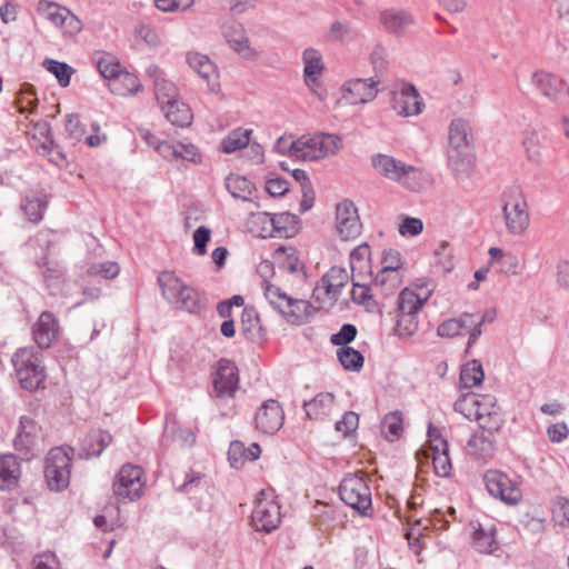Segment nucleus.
<instances>
[{
	"label": "nucleus",
	"instance_id": "8",
	"mask_svg": "<svg viewBox=\"0 0 569 569\" xmlns=\"http://www.w3.org/2000/svg\"><path fill=\"white\" fill-rule=\"evenodd\" d=\"M339 496L346 505L361 515H366L371 508V491L361 476H346L339 486Z\"/></svg>",
	"mask_w": 569,
	"mask_h": 569
},
{
	"label": "nucleus",
	"instance_id": "32",
	"mask_svg": "<svg viewBox=\"0 0 569 569\" xmlns=\"http://www.w3.org/2000/svg\"><path fill=\"white\" fill-rule=\"evenodd\" d=\"M223 36L229 46L244 58L253 57V50L249 47L248 38L240 23H231L223 29Z\"/></svg>",
	"mask_w": 569,
	"mask_h": 569
},
{
	"label": "nucleus",
	"instance_id": "28",
	"mask_svg": "<svg viewBox=\"0 0 569 569\" xmlns=\"http://www.w3.org/2000/svg\"><path fill=\"white\" fill-rule=\"evenodd\" d=\"M349 274L341 267H331L329 271L321 278V283L316 288L317 292L321 290L330 299H336L340 295V290L347 284Z\"/></svg>",
	"mask_w": 569,
	"mask_h": 569
},
{
	"label": "nucleus",
	"instance_id": "55",
	"mask_svg": "<svg viewBox=\"0 0 569 569\" xmlns=\"http://www.w3.org/2000/svg\"><path fill=\"white\" fill-rule=\"evenodd\" d=\"M523 147L526 149L527 157L532 162H539L542 159V141L536 131L526 132L523 139Z\"/></svg>",
	"mask_w": 569,
	"mask_h": 569
},
{
	"label": "nucleus",
	"instance_id": "5",
	"mask_svg": "<svg viewBox=\"0 0 569 569\" xmlns=\"http://www.w3.org/2000/svg\"><path fill=\"white\" fill-rule=\"evenodd\" d=\"M163 298L174 307L188 312L200 309L199 292L186 284L172 271H163L158 277Z\"/></svg>",
	"mask_w": 569,
	"mask_h": 569
},
{
	"label": "nucleus",
	"instance_id": "43",
	"mask_svg": "<svg viewBox=\"0 0 569 569\" xmlns=\"http://www.w3.org/2000/svg\"><path fill=\"white\" fill-rule=\"evenodd\" d=\"M263 291L264 297L270 306L279 311L282 316H284V312L287 311L292 298L282 291L279 287L270 283L267 280H263Z\"/></svg>",
	"mask_w": 569,
	"mask_h": 569
},
{
	"label": "nucleus",
	"instance_id": "3",
	"mask_svg": "<svg viewBox=\"0 0 569 569\" xmlns=\"http://www.w3.org/2000/svg\"><path fill=\"white\" fill-rule=\"evenodd\" d=\"M11 362L20 386L29 391L37 390L44 381L46 373L42 355L33 347L19 348L12 356Z\"/></svg>",
	"mask_w": 569,
	"mask_h": 569
},
{
	"label": "nucleus",
	"instance_id": "57",
	"mask_svg": "<svg viewBox=\"0 0 569 569\" xmlns=\"http://www.w3.org/2000/svg\"><path fill=\"white\" fill-rule=\"evenodd\" d=\"M322 74L323 73H303L306 86L319 100H325L328 96V88L325 84Z\"/></svg>",
	"mask_w": 569,
	"mask_h": 569
},
{
	"label": "nucleus",
	"instance_id": "13",
	"mask_svg": "<svg viewBox=\"0 0 569 569\" xmlns=\"http://www.w3.org/2000/svg\"><path fill=\"white\" fill-rule=\"evenodd\" d=\"M254 428L263 435H274L280 430L284 421V412L274 399H268L257 409Z\"/></svg>",
	"mask_w": 569,
	"mask_h": 569
},
{
	"label": "nucleus",
	"instance_id": "27",
	"mask_svg": "<svg viewBox=\"0 0 569 569\" xmlns=\"http://www.w3.org/2000/svg\"><path fill=\"white\" fill-rule=\"evenodd\" d=\"M103 82L113 94L128 97L139 92L142 84L137 73H100Z\"/></svg>",
	"mask_w": 569,
	"mask_h": 569
},
{
	"label": "nucleus",
	"instance_id": "62",
	"mask_svg": "<svg viewBox=\"0 0 569 569\" xmlns=\"http://www.w3.org/2000/svg\"><path fill=\"white\" fill-rule=\"evenodd\" d=\"M357 336V328L351 323L343 325L337 333L330 337V342L333 346L349 347L348 345L355 340Z\"/></svg>",
	"mask_w": 569,
	"mask_h": 569
},
{
	"label": "nucleus",
	"instance_id": "25",
	"mask_svg": "<svg viewBox=\"0 0 569 569\" xmlns=\"http://www.w3.org/2000/svg\"><path fill=\"white\" fill-rule=\"evenodd\" d=\"M38 11L57 27L68 28L69 31L80 29V21L77 17L67 8L54 2L44 0L40 1L38 4Z\"/></svg>",
	"mask_w": 569,
	"mask_h": 569
},
{
	"label": "nucleus",
	"instance_id": "63",
	"mask_svg": "<svg viewBox=\"0 0 569 569\" xmlns=\"http://www.w3.org/2000/svg\"><path fill=\"white\" fill-rule=\"evenodd\" d=\"M120 268L117 262L106 261L91 264L88 269L90 276H101L104 279H113L119 274Z\"/></svg>",
	"mask_w": 569,
	"mask_h": 569
},
{
	"label": "nucleus",
	"instance_id": "14",
	"mask_svg": "<svg viewBox=\"0 0 569 569\" xmlns=\"http://www.w3.org/2000/svg\"><path fill=\"white\" fill-rule=\"evenodd\" d=\"M482 322V318H476L475 315L471 313H463L459 318H450L442 321L437 328V333L442 338H453L460 335L465 329L472 328L469 335L470 346L481 335Z\"/></svg>",
	"mask_w": 569,
	"mask_h": 569
},
{
	"label": "nucleus",
	"instance_id": "15",
	"mask_svg": "<svg viewBox=\"0 0 569 569\" xmlns=\"http://www.w3.org/2000/svg\"><path fill=\"white\" fill-rule=\"evenodd\" d=\"M276 149L279 152L288 153L298 159L315 161L321 159L318 156V147L315 134L302 136L297 140H290L286 137H280L276 143Z\"/></svg>",
	"mask_w": 569,
	"mask_h": 569
},
{
	"label": "nucleus",
	"instance_id": "54",
	"mask_svg": "<svg viewBox=\"0 0 569 569\" xmlns=\"http://www.w3.org/2000/svg\"><path fill=\"white\" fill-rule=\"evenodd\" d=\"M91 61L98 71H127L126 69H120L119 59L110 52L96 51L91 57Z\"/></svg>",
	"mask_w": 569,
	"mask_h": 569
},
{
	"label": "nucleus",
	"instance_id": "4",
	"mask_svg": "<svg viewBox=\"0 0 569 569\" xmlns=\"http://www.w3.org/2000/svg\"><path fill=\"white\" fill-rule=\"evenodd\" d=\"M163 298L174 307L188 312L200 309L199 292L186 284L172 271H163L158 277Z\"/></svg>",
	"mask_w": 569,
	"mask_h": 569
},
{
	"label": "nucleus",
	"instance_id": "33",
	"mask_svg": "<svg viewBox=\"0 0 569 569\" xmlns=\"http://www.w3.org/2000/svg\"><path fill=\"white\" fill-rule=\"evenodd\" d=\"M380 22L388 32L399 36L413 23V19L406 11L387 9L380 13Z\"/></svg>",
	"mask_w": 569,
	"mask_h": 569
},
{
	"label": "nucleus",
	"instance_id": "29",
	"mask_svg": "<svg viewBox=\"0 0 569 569\" xmlns=\"http://www.w3.org/2000/svg\"><path fill=\"white\" fill-rule=\"evenodd\" d=\"M335 396L331 392H320L315 398L303 402L306 415L313 420L326 419L333 410Z\"/></svg>",
	"mask_w": 569,
	"mask_h": 569
},
{
	"label": "nucleus",
	"instance_id": "35",
	"mask_svg": "<svg viewBox=\"0 0 569 569\" xmlns=\"http://www.w3.org/2000/svg\"><path fill=\"white\" fill-rule=\"evenodd\" d=\"M263 227V237H288L287 224L293 221V216L288 212L270 214L263 213L260 217Z\"/></svg>",
	"mask_w": 569,
	"mask_h": 569
},
{
	"label": "nucleus",
	"instance_id": "6",
	"mask_svg": "<svg viewBox=\"0 0 569 569\" xmlns=\"http://www.w3.org/2000/svg\"><path fill=\"white\" fill-rule=\"evenodd\" d=\"M252 523L258 531L270 533L281 522L280 506L272 492L261 490L256 498L251 515Z\"/></svg>",
	"mask_w": 569,
	"mask_h": 569
},
{
	"label": "nucleus",
	"instance_id": "59",
	"mask_svg": "<svg viewBox=\"0 0 569 569\" xmlns=\"http://www.w3.org/2000/svg\"><path fill=\"white\" fill-rule=\"evenodd\" d=\"M359 426V417L353 411H347L343 413L340 420H338L335 425V429L337 432L341 433L342 437H347Z\"/></svg>",
	"mask_w": 569,
	"mask_h": 569
},
{
	"label": "nucleus",
	"instance_id": "39",
	"mask_svg": "<svg viewBox=\"0 0 569 569\" xmlns=\"http://www.w3.org/2000/svg\"><path fill=\"white\" fill-rule=\"evenodd\" d=\"M226 188L233 198L243 201H250L254 190L252 182L239 174H229L226 179Z\"/></svg>",
	"mask_w": 569,
	"mask_h": 569
},
{
	"label": "nucleus",
	"instance_id": "51",
	"mask_svg": "<svg viewBox=\"0 0 569 569\" xmlns=\"http://www.w3.org/2000/svg\"><path fill=\"white\" fill-rule=\"evenodd\" d=\"M418 330V320L416 313L399 311L397 312V323L395 331L400 338H409Z\"/></svg>",
	"mask_w": 569,
	"mask_h": 569
},
{
	"label": "nucleus",
	"instance_id": "45",
	"mask_svg": "<svg viewBox=\"0 0 569 569\" xmlns=\"http://www.w3.org/2000/svg\"><path fill=\"white\" fill-rule=\"evenodd\" d=\"M402 431V416L399 411L389 412L383 417L381 432L388 441L392 442L399 439Z\"/></svg>",
	"mask_w": 569,
	"mask_h": 569
},
{
	"label": "nucleus",
	"instance_id": "56",
	"mask_svg": "<svg viewBox=\"0 0 569 569\" xmlns=\"http://www.w3.org/2000/svg\"><path fill=\"white\" fill-rule=\"evenodd\" d=\"M370 248L362 243L350 252V268L352 273L361 272L369 268Z\"/></svg>",
	"mask_w": 569,
	"mask_h": 569
},
{
	"label": "nucleus",
	"instance_id": "16",
	"mask_svg": "<svg viewBox=\"0 0 569 569\" xmlns=\"http://www.w3.org/2000/svg\"><path fill=\"white\" fill-rule=\"evenodd\" d=\"M336 228L342 240L355 239L360 234L361 222L351 201L345 200L337 206Z\"/></svg>",
	"mask_w": 569,
	"mask_h": 569
},
{
	"label": "nucleus",
	"instance_id": "23",
	"mask_svg": "<svg viewBox=\"0 0 569 569\" xmlns=\"http://www.w3.org/2000/svg\"><path fill=\"white\" fill-rule=\"evenodd\" d=\"M533 77L543 96L555 102L569 101V87L558 73H535Z\"/></svg>",
	"mask_w": 569,
	"mask_h": 569
},
{
	"label": "nucleus",
	"instance_id": "40",
	"mask_svg": "<svg viewBox=\"0 0 569 569\" xmlns=\"http://www.w3.org/2000/svg\"><path fill=\"white\" fill-rule=\"evenodd\" d=\"M315 138L321 159L335 156L343 148V140L339 134L320 132L316 133Z\"/></svg>",
	"mask_w": 569,
	"mask_h": 569
},
{
	"label": "nucleus",
	"instance_id": "1",
	"mask_svg": "<svg viewBox=\"0 0 569 569\" xmlns=\"http://www.w3.org/2000/svg\"><path fill=\"white\" fill-rule=\"evenodd\" d=\"M448 163L458 178L468 177L476 166L472 128L468 120L453 119L448 129Z\"/></svg>",
	"mask_w": 569,
	"mask_h": 569
},
{
	"label": "nucleus",
	"instance_id": "58",
	"mask_svg": "<svg viewBox=\"0 0 569 569\" xmlns=\"http://www.w3.org/2000/svg\"><path fill=\"white\" fill-rule=\"evenodd\" d=\"M32 138L36 139L39 137L42 141L40 146L36 147L37 149L42 148L44 151H51L53 140L51 138L50 124L47 121H38L33 124L32 128Z\"/></svg>",
	"mask_w": 569,
	"mask_h": 569
},
{
	"label": "nucleus",
	"instance_id": "31",
	"mask_svg": "<svg viewBox=\"0 0 569 569\" xmlns=\"http://www.w3.org/2000/svg\"><path fill=\"white\" fill-rule=\"evenodd\" d=\"M422 517L409 516L408 528L406 530V539L410 550L420 556L425 549L427 525Z\"/></svg>",
	"mask_w": 569,
	"mask_h": 569
},
{
	"label": "nucleus",
	"instance_id": "46",
	"mask_svg": "<svg viewBox=\"0 0 569 569\" xmlns=\"http://www.w3.org/2000/svg\"><path fill=\"white\" fill-rule=\"evenodd\" d=\"M154 94L160 107L168 104L171 100H177L179 96L176 84L164 79L162 73L154 79Z\"/></svg>",
	"mask_w": 569,
	"mask_h": 569
},
{
	"label": "nucleus",
	"instance_id": "22",
	"mask_svg": "<svg viewBox=\"0 0 569 569\" xmlns=\"http://www.w3.org/2000/svg\"><path fill=\"white\" fill-rule=\"evenodd\" d=\"M59 323L49 311H43L32 327V336L40 349H48L58 338Z\"/></svg>",
	"mask_w": 569,
	"mask_h": 569
},
{
	"label": "nucleus",
	"instance_id": "34",
	"mask_svg": "<svg viewBox=\"0 0 569 569\" xmlns=\"http://www.w3.org/2000/svg\"><path fill=\"white\" fill-rule=\"evenodd\" d=\"M160 108L167 120L173 126L188 127L192 122L191 109L179 99L171 100L168 104H163Z\"/></svg>",
	"mask_w": 569,
	"mask_h": 569
},
{
	"label": "nucleus",
	"instance_id": "30",
	"mask_svg": "<svg viewBox=\"0 0 569 569\" xmlns=\"http://www.w3.org/2000/svg\"><path fill=\"white\" fill-rule=\"evenodd\" d=\"M21 476V468L14 455L0 456V489H13Z\"/></svg>",
	"mask_w": 569,
	"mask_h": 569
},
{
	"label": "nucleus",
	"instance_id": "60",
	"mask_svg": "<svg viewBox=\"0 0 569 569\" xmlns=\"http://www.w3.org/2000/svg\"><path fill=\"white\" fill-rule=\"evenodd\" d=\"M188 66L194 71H199L200 69H206L207 71H213L217 69V66L211 61V59L203 53L197 51H190L186 56Z\"/></svg>",
	"mask_w": 569,
	"mask_h": 569
},
{
	"label": "nucleus",
	"instance_id": "21",
	"mask_svg": "<svg viewBox=\"0 0 569 569\" xmlns=\"http://www.w3.org/2000/svg\"><path fill=\"white\" fill-rule=\"evenodd\" d=\"M160 156L168 161H186L193 164L202 162L199 148L187 140L169 142L160 147Z\"/></svg>",
	"mask_w": 569,
	"mask_h": 569
},
{
	"label": "nucleus",
	"instance_id": "2",
	"mask_svg": "<svg viewBox=\"0 0 569 569\" xmlns=\"http://www.w3.org/2000/svg\"><path fill=\"white\" fill-rule=\"evenodd\" d=\"M501 211L506 230L522 236L530 227V210L526 193L518 186L507 188L501 194Z\"/></svg>",
	"mask_w": 569,
	"mask_h": 569
},
{
	"label": "nucleus",
	"instance_id": "48",
	"mask_svg": "<svg viewBox=\"0 0 569 569\" xmlns=\"http://www.w3.org/2000/svg\"><path fill=\"white\" fill-rule=\"evenodd\" d=\"M472 542L481 553H490L497 548L493 530H486L481 526L473 527Z\"/></svg>",
	"mask_w": 569,
	"mask_h": 569
},
{
	"label": "nucleus",
	"instance_id": "61",
	"mask_svg": "<svg viewBox=\"0 0 569 569\" xmlns=\"http://www.w3.org/2000/svg\"><path fill=\"white\" fill-rule=\"evenodd\" d=\"M403 267V259L401 253L396 249H387L382 253L381 269L385 271L399 272Z\"/></svg>",
	"mask_w": 569,
	"mask_h": 569
},
{
	"label": "nucleus",
	"instance_id": "47",
	"mask_svg": "<svg viewBox=\"0 0 569 569\" xmlns=\"http://www.w3.org/2000/svg\"><path fill=\"white\" fill-rule=\"evenodd\" d=\"M337 358L343 369L358 372L362 369L365 358L356 349L351 347H341L337 350Z\"/></svg>",
	"mask_w": 569,
	"mask_h": 569
},
{
	"label": "nucleus",
	"instance_id": "49",
	"mask_svg": "<svg viewBox=\"0 0 569 569\" xmlns=\"http://www.w3.org/2000/svg\"><path fill=\"white\" fill-rule=\"evenodd\" d=\"M373 286L379 288L383 295L392 293L401 283L400 272L385 271L380 269L372 279Z\"/></svg>",
	"mask_w": 569,
	"mask_h": 569
},
{
	"label": "nucleus",
	"instance_id": "37",
	"mask_svg": "<svg viewBox=\"0 0 569 569\" xmlns=\"http://www.w3.org/2000/svg\"><path fill=\"white\" fill-rule=\"evenodd\" d=\"M112 436L108 431L93 430L89 432L82 442V450L87 458L98 457L111 443Z\"/></svg>",
	"mask_w": 569,
	"mask_h": 569
},
{
	"label": "nucleus",
	"instance_id": "11",
	"mask_svg": "<svg viewBox=\"0 0 569 569\" xmlns=\"http://www.w3.org/2000/svg\"><path fill=\"white\" fill-rule=\"evenodd\" d=\"M485 483L488 492L508 505H516L521 500L522 493L518 485L507 475L498 470L485 473Z\"/></svg>",
	"mask_w": 569,
	"mask_h": 569
},
{
	"label": "nucleus",
	"instance_id": "41",
	"mask_svg": "<svg viewBox=\"0 0 569 569\" xmlns=\"http://www.w3.org/2000/svg\"><path fill=\"white\" fill-rule=\"evenodd\" d=\"M431 267L432 271L439 274H445L453 269V256L447 241H441L433 250Z\"/></svg>",
	"mask_w": 569,
	"mask_h": 569
},
{
	"label": "nucleus",
	"instance_id": "19",
	"mask_svg": "<svg viewBox=\"0 0 569 569\" xmlns=\"http://www.w3.org/2000/svg\"><path fill=\"white\" fill-rule=\"evenodd\" d=\"M391 94V107L398 114L409 117L421 111L422 103L413 86L402 83Z\"/></svg>",
	"mask_w": 569,
	"mask_h": 569
},
{
	"label": "nucleus",
	"instance_id": "44",
	"mask_svg": "<svg viewBox=\"0 0 569 569\" xmlns=\"http://www.w3.org/2000/svg\"><path fill=\"white\" fill-rule=\"evenodd\" d=\"M311 310L312 306L308 301L292 298L283 317L290 323L300 325L308 321Z\"/></svg>",
	"mask_w": 569,
	"mask_h": 569
},
{
	"label": "nucleus",
	"instance_id": "64",
	"mask_svg": "<svg viewBox=\"0 0 569 569\" xmlns=\"http://www.w3.org/2000/svg\"><path fill=\"white\" fill-rule=\"evenodd\" d=\"M302 60L305 63L303 71H323L326 68L321 53L313 48H307L303 51Z\"/></svg>",
	"mask_w": 569,
	"mask_h": 569
},
{
	"label": "nucleus",
	"instance_id": "36",
	"mask_svg": "<svg viewBox=\"0 0 569 569\" xmlns=\"http://www.w3.org/2000/svg\"><path fill=\"white\" fill-rule=\"evenodd\" d=\"M47 206L48 196L40 191L31 196H26L21 203V209L30 222L38 223L42 220Z\"/></svg>",
	"mask_w": 569,
	"mask_h": 569
},
{
	"label": "nucleus",
	"instance_id": "18",
	"mask_svg": "<svg viewBox=\"0 0 569 569\" xmlns=\"http://www.w3.org/2000/svg\"><path fill=\"white\" fill-rule=\"evenodd\" d=\"M379 80L370 77L368 79H351L342 87L343 99L351 103H367L378 93Z\"/></svg>",
	"mask_w": 569,
	"mask_h": 569
},
{
	"label": "nucleus",
	"instance_id": "42",
	"mask_svg": "<svg viewBox=\"0 0 569 569\" xmlns=\"http://www.w3.org/2000/svg\"><path fill=\"white\" fill-rule=\"evenodd\" d=\"M485 379V372L482 366L477 360H471L462 366L460 371V386L462 388H473L479 385Z\"/></svg>",
	"mask_w": 569,
	"mask_h": 569
},
{
	"label": "nucleus",
	"instance_id": "17",
	"mask_svg": "<svg viewBox=\"0 0 569 569\" xmlns=\"http://www.w3.org/2000/svg\"><path fill=\"white\" fill-rule=\"evenodd\" d=\"M41 441V428L28 416L20 417L14 448L23 455H33Z\"/></svg>",
	"mask_w": 569,
	"mask_h": 569
},
{
	"label": "nucleus",
	"instance_id": "24",
	"mask_svg": "<svg viewBox=\"0 0 569 569\" xmlns=\"http://www.w3.org/2000/svg\"><path fill=\"white\" fill-rule=\"evenodd\" d=\"M475 421L489 433L500 429L502 419L495 397L490 395L480 396L479 410Z\"/></svg>",
	"mask_w": 569,
	"mask_h": 569
},
{
	"label": "nucleus",
	"instance_id": "50",
	"mask_svg": "<svg viewBox=\"0 0 569 569\" xmlns=\"http://www.w3.org/2000/svg\"><path fill=\"white\" fill-rule=\"evenodd\" d=\"M481 395L467 393L462 395L455 402V410L469 420H476L479 410V399Z\"/></svg>",
	"mask_w": 569,
	"mask_h": 569
},
{
	"label": "nucleus",
	"instance_id": "52",
	"mask_svg": "<svg viewBox=\"0 0 569 569\" xmlns=\"http://www.w3.org/2000/svg\"><path fill=\"white\" fill-rule=\"evenodd\" d=\"M492 435L482 429L481 432L475 433L468 441V450L478 456H482L492 450Z\"/></svg>",
	"mask_w": 569,
	"mask_h": 569
},
{
	"label": "nucleus",
	"instance_id": "20",
	"mask_svg": "<svg viewBox=\"0 0 569 569\" xmlns=\"http://www.w3.org/2000/svg\"><path fill=\"white\" fill-rule=\"evenodd\" d=\"M238 369L230 360L221 359L213 377V388L219 397H232L238 388Z\"/></svg>",
	"mask_w": 569,
	"mask_h": 569
},
{
	"label": "nucleus",
	"instance_id": "12",
	"mask_svg": "<svg viewBox=\"0 0 569 569\" xmlns=\"http://www.w3.org/2000/svg\"><path fill=\"white\" fill-rule=\"evenodd\" d=\"M429 459H432L433 471L437 476H450L452 465L448 441L440 430L431 426H429Z\"/></svg>",
	"mask_w": 569,
	"mask_h": 569
},
{
	"label": "nucleus",
	"instance_id": "26",
	"mask_svg": "<svg viewBox=\"0 0 569 569\" xmlns=\"http://www.w3.org/2000/svg\"><path fill=\"white\" fill-rule=\"evenodd\" d=\"M426 302L427 286L423 281L418 280L400 292L398 297V310L418 315Z\"/></svg>",
	"mask_w": 569,
	"mask_h": 569
},
{
	"label": "nucleus",
	"instance_id": "9",
	"mask_svg": "<svg viewBox=\"0 0 569 569\" xmlns=\"http://www.w3.org/2000/svg\"><path fill=\"white\" fill-rule=\"evenodd\" d=\"M142 469L133 465H124L117 473L112 489L119 501L139 499L143 490Z\"/></svg>",
	"mask_w": 569,
	"mask_h": 569
},
{
	"label": "nucleus",
	"instance_id": "7",
	"mask_svg": "<svg viewBox=\"0 0 569 569\" xmlns=\"http://www.w3.org/2000/svg\"><path fill=\"white\" fill-rule=\"evenodd\" d=\"M71 458L62 447L49 451L44 466V477L51 490L60 491L70 482Z\"/></svg>",
	"mask_w": 569,
	"mask_h": 569
},
{
	"label": "nucleus",
	"instance_id": "10",
	"mask_svg": "<svg viewBox=\"0 0 569 569\" xmlns=\"http://www.w3.org/2000/svg\"><path fill=\"white\" fill-rule=\"evenodd\" d=\"M371 164L375 170L385 178L401 182L408 188H413L410 178H417L421 172L412 166H407L391 156L378 153L371 158Z\"/></svg>",
	"mask_w": 569,
	"mask_h": 569
},
{
	"label": "nucleus",
	"instance_id": "53",
	"mask_svg": "<svg viewBox=\"0 0 569 569\" xmlns=\"http://www.w3.org/2000/svg\"><path fill=\"white\" fill-rule=\"evenodd\" d=\"M241 329L244 335L254 338L260 332V320L254 308L246 307L241 313Z\"/></svg>",
	"mask_w": 569,
	"mask_h": 569
},
{
	"label": "nucleus",
	"instance_id": "38",
	"mask_svg": "<svg viewBox=\"0 0 569 569\" xmlns=\"http://www.w3.org/2000/svg\"><path fill=\"white\" fill-rule=\"evenodd\" d=\"M252 130L236 128L231 130L220 142L219 150L223 153H232L249 146Z\"/></svg>",
	"mask_w": 569,
	"mask_h": 569
}]
</instances>
